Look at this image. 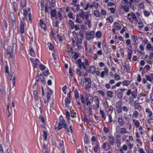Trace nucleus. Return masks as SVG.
<instances>
[{"instance_id":"cd10ccee","label":"nucleus","mask_w":153,"mask_h":153,"mask_svg":"<svg viewBox=\"0 0 153 153\" xmlns=\"http://www.w3.org/2000/svg\"><path fill=\"white\" fill-rule=\"evenodd\" d=\"M131 6H130V7H129V5L128 4V5H126L124 9H123V10H124V11L126 12H129V9L130 8H131Z\"/></svg>"},{"instance_id":"b1692460","label":"nucleus","mask_w":153,"mask_h":153,"mask_svg":"<svg viewBox=\"0 0 153 153\" xmlns=\"http://www.w3.org/2000/svg\"><path fill=\"white\" fill-rule=\"evenodd\" d=\"M7 54H10V53H12L13 49L11 46H9L7 47Z\"/></svg>"},{"instance_id":"e433bc0d","label":"nucleus","mask_w":153,"mask_h":153,"mask_svg":"<svg viewBox=\"0 0 153 153\" xmlns=\"http://www.w3.org/2000/svg\"><path fill=\"white\" fill-rule=\"evenodd\" d=\"M136 42H134V43H132L131 45V49L134 51H135L137 49V47L136 45Z\"/></svg>"},{"instance_id":"dca6fc26","label":"nucleus","mask_w":153,"mask_h":153,"mask_svg":"<svg viewBox=\"0 0 153 153\" xmlns=\"http://www.w3.org/2000/svg\"><path fill=\"white\" fill-rule=\"evenodd\" d=\"M24 25L22 22L20 25V31L21 33L22 34L24 33ZM22 36H23L22 35Z\"/></svg>"},{"instance_id":"7c9ffc66","label":"nucleus","mask_w":153,"mask_h":153,"mask_svg":"<svg viewBox=\"0 0 153 153\" xmlns=\"http://www.w3.org/2000/svg\"><path fill=\"white\" fill-rule=\"evenodd\" d=\"M120 133L122 134H124L126 133L127 132L126 129L124 128H120Z\"/></svg>"},{"instance_id":"ea45409f","label":"nucleus","mask_w":153,"mask_h":153,"mask_svg":"<svg viewBox=\"0 0 153 153\" xmlns=\"http://www.w3.org/2000/svg\"><path fill=\"white\" fill-rule=\"evenodd\" d=\"M82 39L81 38H77V41L76 42V44L77 46L78 47L79 44H80L82 43Z\"/></svg>"},{"instance_id":"1a4fd4ad","label":"nucleus","mask_w":153,"mask_h":153,"mask_svg":"<svg viewBox=\"0 0 153 153\" xmlns=\"http://www.w3.org/2000/svg\"><path fill=\"white\" fill-rule=\"evenodd\" d=\"M135 107V109H141L142 107L141 106L139 105V99H138L137 100H136L134 102V105Z\"/></svg>"},{"instance_id":"bb28decb","label":"nucleus","mask_w":153,"mask_h":153,"mask_svg":"<svg viewBox=\"0 0 153 153\" xmlns=\"http://www.w3.org/2000/svg\"><path fill=\"white\" fill-rule=\"evenodd\" d=\"M40 62V61L37 59H35L34 61L33 62V64L35 65V67H36L38 65V63Z\"/></svg>"},{"instance_id":"58836bf2","label":"nucleus","mask_w":153,"mask_h":153,"mask_svg":"<svg viewBox=\"0 0 153 153\" xmlns=\"http://www.w3.org/2000/svg\"><path fill=\"white\" fill-rule=\"evenodd\" d=\"M93 6L96 9H97L99 6V4L96 2H94L93 3Z\"/></svg>"},{"instance_id":"2eb2a0df","label":"nucleus","mask_w":153,"mask_h":153,"mask_svg":"<svg viewBox=\"0 0 153 153\" xmlns=\"http://www.w3.org/2000/svg\"><path fill=\"white\" fill-rule=\"evenodd\" d=\"M110 144L113 145L114 143V139L112 135H110L108 136Z\"/></svg>"},{"instance_id":"de8ad7c7","label":"nucleus","mask_w":153,"mask_h":153,"mask_svg":"<svg viewBox=\"0 0 153 153\" xmlns=\"http://www.w3.org/2000/svg\"><path fill=\"white\" fill-rule=\"evenodd\" d=\"M30 54L31 56L32 57H35V54L32 48L30 49Z\"/></svg>"},{"instance_id":"f704fd0d","label":"nucleus","mask_w":153,"mask_h":153,"mask_svg":"<svg viewBox=\"0 0 153 153\" xmlns=\"http://www.w3.org/2000/svg\"><path fill=\"white\" fill-rule=\"evenodd\" d=\"M96 36L98 38H100L102 36L101 33L100 31H97L96 33Z\"/></svg>"},{"instance_id":"79ce46f5","label":"nucleus","mask_w":153,"mask_h":153,"mask_svg":"<svg viewBox=\"0 0 153 153\" xmlns=\"http://www.w3.org/2000/svg\"><path fill=\"white\" fill-rule=\"evenodd\" d=\"M115 30H119L121 29V27L120 26L119 24H117V25H115Z\"/></svg>"},{"instance_id":"37998d69","label":"nucleus","mask_w":153,"mask_h":153,"mask_svg":"<svg viewBox=\"0 0 153 153\" xmlns=\"http://www.w3.org/2000/svg\"><path fill=\"white\" fill-rule=\"evenodd\" d=\"M66 117L67 119H70V113L67 110H66Z\"/></svg>"},{"instance_id":"4468645a","label":"nucleus","mask_w":153,"mask_h":153,"mask_svg":"<svg viewBox=\"0 0 153 153\" xmlns=\"http://www.w3.org/2000/svg\"><path fill=\"white\" fill-rule=\"evenodd\" d=\"M71 99L67 97H66L65 98V105L66 107L68 106L69 104L71 103Z\"/></svg>"},{"instance_id":"5701e85b","label":"nucleus","mask_w":153,"mask_h":153,"mask_svg":"<svg viewBox=\"0 0 153 153\" xmlns=\"http://www.w3.org/2000/svg\"><path fill=\"white\" fill-rule=\"evenodd\" d=\"M131 82V81L125 80L122 82V84L123 86H128Z\"/></svg>"},{"instance_id":"603ef678","label":"nucleus","mask_w":153,"mask_h":153,"mask_svg":"<svg viewBox=\"0 0 153 153\" xmlns=\"http://www.w3.org/2000/svg\"><path fill=\"white\" fill-rule=\"evenodd\" d=\"M91 104V102L90 101H88L86 102V105L88 106V108H92Z\"/></svg>"},{"instance_id":"bf43d9fd","label":"nucleus","mask_w":153,"mask_h":153,"mask_svg":"<svg viewBox=\"0 0 153 153\" xmlns=\"http://www.w3.org/2000/svg\"><path fill=\"white\" fill-rule=\"evenodd\" d=\"M1 41L2 47L3 48H4V40L3 39L1 38Z\"/></svg>"},{"instance_id":"13d9d810","label":"nucleus","mask_w":153,"mask_h":153,"mask_svg":"<svg viewBox=\"0 0 153 153\" xmlns=\"http://www.w3.org/2000/svg\"><path fill=\"white\" fill-rule=\"evenodd\" d=\"M9 66L7 65L5 67V72L7 74H9Z\"/></svg>"},{"instance_id":"f03ea898","label":"nucleus","mask_w":153,"mask_h":153,"mask_svg":"<svg viewBox=\"0 0 153 153\" xmlns=\"http://www.w3.org/2000/svg\"><path fill=\"white\" fill-rule=\"evenodd\" d=\"M86 38L88 40L94 38V32L87 31L85 33Z\"/></svg>"},{"instance_id":"5fc2aeb1","label":"nucleus","mask_w":153,"mask_h":153,"mask_svg":"<svg viewBox=\"0 0 153 153\" xmlns=\"http://www.w3.org/2000/svg\"><path fill=\"white\" fill-rule=\"evenodd\" d=\"M80 97L81 98V100L82 102L84 104L85 103V100L84 98L83 95L81 94L80 95Z\"/></svg>"},{"instance_id":"4d7b16f0","label":"nucleus","mask_w":153,"mask_h":153,"mask_svg":"<svg viewBox=\"0 0 153 153\" xmlns=\"http://www.w3.org/2000/svg\"><path fill=\"white\" fill-rule=\"evenodd\" d=\"M146 79L147 80H148L150 82H152V80H153L151 77L149 76V75H146Z\"/></svg>"},{"instance_id":"69168bd1","label":"nucleus","mask_w":153,"mask_h":153,"mask_svg":"<svg viewBox=\"0 0 153 153\" xmlns=\"http://www.w3.org/2000/svg\"><path fill=\"white\" fill-rule=\"evenodd\" d=\"M114 76L115 79L117 80H119L120 79V76L118 74H115L114 75Z\"/></svg>"},{"instance_id":"412c9836","label":"nucleus","mask_w":153,"mask_h":153,"mask_svg":"<svg viewBox=\"0 0 153 153\" xmlns=\"http://www.w3.org/2000/svg\"><path fill=\"white\" fill-rule=\"evenodd\" d=\"M123 93L122 92H119L117 94V98L121 100L123 97Z\"/></svg>"},{"instance_id":"6e6d98bb","label":"nucleus","mask_w":153,"mask_h":153,"mask_svg":"<svg viewBox=\"0 0 153 153\" xmlns=\"http://www.w3.org/2000/svg\"><path fill=\"white\" fill-rule=\"evenodd\" d=\"M43 133H44V140H47L46 139H47V136H48L47 133L45 131H44L43 132Z\"/></svg>"},{"instance_id":"f8f14e48","label":"nucleus","mask_w":153,"mask_h":153,"mask_svg":"<svg viewBox=\"0 0 153 153\" xmlns=\"http://www.w3.org/2000/svg\"><path fill=\"white\" fill-rule=\"evenodd\" d=\"M10 18L11 21L13 22V24H14V23H15V24H16L15 15L14 13L12 12L10 13Z\"/></svg>"},{"instance_id":"a211bd4d","label":"nucleus","mask_w":153,"mask_h":153,"mask_svg":"<svg viewBox=\"0 0 153 153\" xmlns=\"http://www.w3.org/2000/svg\"><path fill=\"white\" fill-rule=\"evenodd\" d=\"M39 78H40V80H41L42 83L43 84H44L45 83V78L43 74H40L39 75Z\"/></svg>"},{"instance_id":"ddd939ff","label":"nucleus","mask_w":153,"mask_h":153,"mask_svg":"<svg viewBox=\"0 0 153 153\" xmlns=\"http://www.w3.org/2000/svg\"><path fill=\"white\" fill-rule=\"evenodd\" d=\"M102 148L104 149L105 150L109 149H110L109 143H104L102 146Z\"/></svg>"},{"instance_id":"20e7f679","label":"nucleus","mask_w":153,"mask_h":153,"mask_svg":"<svg viewBox=\"0 0 153 153\" xmlns=\"http://www.w3.org/2000/svg\"><path fill=\"white\" fill-rule=\"evenodd\" d=\"M81 13L79 14V15L81 18L82 19H84L85 18L86 20H87L88 19L89 14L88 12H84L82 10Z\"/></svg>"},{"instance_id":"a18cd8bd","label":"nucleus","mask_w":153,"mask_h":153,"mask_svg":"<svg viewBox=\"0 0 153 153\" xmlns=\"http://www.w3.org/2000/svg\"><path fill=\"white\" fill-rule=\"evenodd\" d=\"M74 93L75 98L76 99H77L79 97L78 92L77 90L76 89L75 90Z\"/></svg>"},{"instance_id":"0e129e2a","label":"nucleus","mask_w":153,"mask_h":153,"mask_svg":"<svg viewBox=\"0 0 153 153\" xmlns=\"http://www.w3.org/2000/svg\"><path fill=\"white\" fill-rule=\"evenodd\" d=\"M98 92L99 93L101 94L103 97H104L105 95V93L102 90H99Z\"/></svg>"},{"instance_id":"a878e982","label":"nucleus","mask_w":153,"mask_h":153,"mask_svg":"<svg viewBox=\"0 0 153 153\" xmlns=\"http://www.w3.org/2000/svg\"><path fill=\"white\" fill-rule=\"evenodd\" d=\"M40 25L42 28H43L45 30V24L43 21L42 19L40 20Z\"/></svg>"},{"instance_id":"3c124183","label":"nucleus","mask_w":153,"mask_h":153,"mask_svg":"<svg viewBox=\"0 0 153 153\" xmlns=\"http://www.w3.org/2000/svg\"><path fill=\"white\" fill-rule=\"evenodd\" d=\"M82 120L84 122L87 123H89L90 121V120L87 117H84Z\"/></svg>"},{"instance_id":"338daca9","label":"nucleus","mask_w":153,"mask_h":153,"mask_svg":"<svg viewBox=\"0 0 153 153\" xmlns=\"http://www.w3.org/2000/svg\"><path fill=\"white\" fill-rule=\"evenodd\" d=\"M72 14H73V13L71 12H69L68 14V18L69 19H74V18H73V17L72 16Z\"/></svg>"},{"instance_id":"473e14b6","label":"nucleus","mask_w":153,"mask_h":153,"mask_svg":"<svg viewBox=\"0 0 153 153\" xmlns=\"http://www.w3.org/2000/svg\"><path fill=\"white\" fill-rule=\"evenodd\" d=\"M112 91H108L107 92V95L108 97L110 98H112L113 97Z\"/></svg>"},{"instance_id":"2f4dec72","label":"nucleus","mask_w":153,"mask_h":153,"mask_svg":"<svg viewBox=\"0 0 153 153\" xmlns=\"http://www.w3.org/2000/svg\"><path fill=\"white\" fill-rule=\"evenodd\" d=\"M146 112L149 114V117H151L152 115V111L150 110V109L148 108H147L146 110Z\"/></svg>"},{"instance_id":"09e8293b","label":"nucleus","mask_w":153,"mask_h":153,"mask_svg":"<svg viewBox=\"0 0 153 153\" xmlns=\"http://www.w3.org/2000/svg\"><path fill=\"white\" fill-rule=\"evenodd\" d=\"M106 20L107 21H109L110 23H112L113 21L112 17L110 16H109L108 18H107Z\"/></svg>"},{"instance_id":"4be33fe9","label":"nucleus","mask_w":153,"mask_h":153,"mask_svg":"<svg viewBox=\"0 0 153 153\" xmlns=\"http://www.w3.org/2000/svg\"><path fill=\"white\" fill-rule=\"evenodd\" d=\"M68 24L71 29H73V27L74 25V22L72 20L69 19L68 20Z\"/></svg>"},{"instance_id":"8fccbe9b","label":"nucleus","mask_w":153,"mask_h":153,"mask_svg":"<svg viewBox=\"0 0 153 153\" xmlns=\"http://www.w3.org/2000/svg\"><path fill=\"white\" fill-rule=\"evenodd\" d=\"M94 97L95 98L96 97L97 98L96 100L97 101L96 105H97V108H99V103H100L99 100L98 99V97L97 96H95Z\"/></svg>"},{"instance_id":"7ed1b4c3","label":"nucleus","mask_w":153,"mask_h":153,"mask_svg":"<svg viewBox=\"0 0 153 153\" xmlns=\"http://www.w3.org/2000/svg\"><path fill=\"white\" fill-rule=\"evenodd\" d=\"M85 82L86 83L85 85V87L86 90L91 88V80L90 78H87L85 77L84 78Z\"/></svg>"},{"instance_id":"c756f323","label":"nucleus","mask_w":153,"mask_h":153,"mask_svg":"<svg viewBox=\"0 0 153 153\" xmlns=\"http://www.w3.org/2000/svg\"><path fill=\"white\" fill-rule=\"evenodd\" d=\"M146 48L150 50L151 51H153V47L151 45V44L149 43L146 46Z\"/></svg>"},{"instance_id":"e2e57ef3","label":"nucleus","mask_w":153,"mask_h":153,"mask_svg":"<svg viewBox=\"0 0 153 153\" xmlns=\"http://www.w3.org/2000/svg\"><path fill=\"white\" fill-rule=\"evenodd\" d=\"M86 20L87 21V25H88V27L89 28H91V21L90 20H88V19Z\"/></svg>"},{"instance_id":"f3484780","label":"nucleus","mask_w":153,"mask_h":153,"mask_svg":"<svg viewBox=\"0 0 153 153\" xmlns=\"http://www.w3.org/2000/svg\"><path fill=\"white\" fill-rule=\"evenodd\" d=\"M137 93V88H136L134 90L131 91V95L134 98H136Z\"/></svg>"},{"instance_id":"c9c22d12","label":"nucleus","mask_w":153,"mask_h":153,"mask_svg":"<svg viewBox=\"0 0 153 153\" xmlns=\"http://www.w3.org/2000/svg\"><path fill=\"white\" fill-rule=\"evenodd\" d=\"M57 17L60 20H61L62 19V14L61 11H59L57 13Z\"/></svg>"},{"instance_id":"774afa93","label":"nucleus","mask_w":153,"mask_h":153,"mask_svg":"<svg viewBox=\"0 0 153 153\" xmlns=\"http://www.w3.org/2000/svg\"><path fill=\"white\" fill-rule=\"evenodd\" d=\"M139 8L141 9H143L144 8V5L143 3H141L139 5Z\"/></svg>"},{"instance_id":"72a5a7b5","label":"nucleus","mask_w":153,"mask_h":153,"mask_svg":"<svg viewBox=\"0 0 153 153\" xmlns=\"http://www.w3.org/2000/svg\"><path fill=\"white\" fill-rule=\"evenodd\" d=\"M94 15L96 17H99L100 16V13L99 11L98 10H95L94 11Z\"/></svg>"},{"instance_id":"9d476101","label":"nucleus","mask_w":153,"mask_h":153,"mask_svg":"<svg viewBox=\"0 0 153 153\" xmlns=\"http://www.w3.org/2000/svg\"><path fill=\"white\" fill-rule=\"evenodd\" d=\"M51 18L52 17H55L56 19L57 18V16L56 15V11L55 9H52L51 10Z\"/></svg>"},{"instance_id":"4c0bfd02","label":"nucleus","mask_w":153,"mask_h":153,"mask_svg":"<svg viewBox=\"0 0 153 153\" xmlns=\"http://www.w3.org/2000/svg\"><path fill=\"white\" fill-rule=\"evenodd\" d=\"M138 28L141 30L143 27L142 21H140L138 22Z\"/></svg>"},{"instance_id":"6ab92c4d","label":"nucleus","mask_w":153,"mask_h":153,"mask_svg":"<svg viewBox=\"0 0 153 153\" xmlns=\"http://www.w3.org/2000/svg\"><path fill=\"white\" fill-rule=\"evenodd\" d=\"M36 82H35V84L33 85V88H34L36 86V85L39 82V76L38 73L37 74L36 76Z\"/></svg>"},{"instance_id":"680f3d73","label":"nucleus","mask_w":153,"mask_h":153,"mask_svg":"<svg viewBox=\"0 0 153 153\" xmlns=\"http://www.w3.org/2000/svg\"><path fill=\"white\" fill-rule=\"evenodd\" d=\"M40 68L42 70H44L46 69V67L42 64H40Z\"/></svg>"},{"instance_id":"864d4df0","label":"nucleus","mask_w":153,"mask_h":153,"mask_svg":"<svg viewBox=\"0 0 153 153\" xmlns=\"http://www.w3.org/2000/svg\"><path fill=\"white\" fill-rule=\"evenodd\" d=\"M134 42H136V41L137 40V37L135 35H133L132 36Z\"/></svg>"},{"instance_id":"a19ab883","label":"nucleus","mask_w":153,"mask_h":153,"mask_svg":"<svg viewBox=\"0 0 153 153\" xmlns=\"http://www.w3.org/2000/svg\"><path fill=\"white\" fill-rule=\"evenodd\" d=\"M100 114H101L102 117L104 118V120H105L106 118V117L105 115L104 111L101 110H100Z\"/></svg>"},{"instance_id":"423d86ee","label":"nucleus","mask_w":153,"mask_h":153,"mask_svg":"<svg viewBox=\"0 0 153 153\" xmlns=\"http://www.w3.org/2000/svg\"><path fill=\"white\" fill-rule=\"evenodd\" d=\"M136 18V17L133 13H132L131 14L128 13V19L130 22L132 23H133V19H135Z\"/></svg>"},{"instance_id":"f257e3e1","label":"nucleus","mask_w":153,"mask_h":153,"mask_svg":"<svg viewBox=\"0 0 153 153\" xmlns=\"http://www.w3.org/2000/svg\"><path fill=\"white\" fill-rule=\"evenodd\" d=\"M55 129L56 130L57 128L58 131L63 128L65 129H67L68 132H69V130L68 128L67 124L62 115H61L59 117L58 125L56 123L55 124Z\"/></svg>"},{"instance_id":"39448f33","label":"nucleus","mask_w":153,"mask_h":153,"mask_svg":"<svg viewBox=\"0 0 153 153\" xmlns=\"http://www.w3.org/2000/svg\"><path fill=\"white\" fill-rule=\"evenodd\" d=\"M122 103L120 102H117L116 104L117 111L118 114H120L122 112Z\"/></svg>"},{"instance_id":"49530a36","label":"nucleus","mask_w":153,"mask_h":153,"mask_svg":"<svg viewBox=\"0 0 153 153\" xmlns=\"http://www.w3.org/2000/svg\"><path fill=\"white\" fill-rule=\"evenodd\" d=\"M121 141L120 139H117L116 142L117 146L118 148H119L120 146Z\"/></svg>"},{"instance_id":"393cba45","label":"nucleus","mask_w":153,"mask_h":153,"mask_svg":"<svg viewBox=\"0 0 153 153\" xmlns=\"http://www.w3.org/2000/svg\"><path fill=\"white\" fill-rule=\"evenodd\" d=\"M90 71L92 74H94L96 73V68L93 66H91L90 67Z\"/></svg>"},{"instance_id":"052dcab7","label":"nucleus","mask_w":153,"mask_h":153,"mask_svg":"<svg viewBox=\"0 0 153 153\" xmlns=\"http://www.w3.org/2000/svg\"><path fill=\"white\" fill-rule=\"evenodd\" d=\"M79 57V55L77 53L75 52L74 53V58L75 60Z\"/></svg>"},{"instance_id":"aec40b11","label":"nucleus","mask_w":153,"mask_h":153,"mask_svg":"<svg viewBox=\"0 0 153 153\" xmlns=\"http://www.w3.org/2000/svg\"><path fill=\"white\" fill-rule=\"evenodd\" d=\"M133 122L134 123L135 126H136V128L138 127L140 125V123L139 121L136 120L135 119H133L132 120Z\"/></svg>"},{"instance_id":"c85d7f7f","label":"nucleus","mask_w":153,"mask_h":153,"mask_svg":"<svg viewBox=\"0 0 153 153\" xmlns=\"http://www.w3.org/2000/svg\"><path fill=\"white\" fill-rule=\"evenodd\" d=\"M150 69V66L149 65H147L144 68L143 71L147 72Z\"/></svg>"},{"instance_id":"c03bdc74","label":"nucleus","mask_w":153,"mask_h":153,"mask_svg":"<svg viewBox=\"0 0 153 153\" xmlns=\"http://www.w3.org/2000/svg\"><path fill=\"white\" fill-rule=\"evenodd\" d=\"M138 114L139 113L138 111H136L134 112L133 116L134 117H135V118H137Z\"/></svg>"},{"instance_id":"0eeeda50","label":"nucleus","mask_w":153,"mask_h":153,"mask_svg":"<svg viewBox=\"0 0 153 153\" xmlns=\"http://www.w3.org/2000/svg\"><path fill=\"white\" fill-rule=\"evenodd\" d=\"M77 63L79 66V68L80 69L82 67L83 68L84 70L85 71L87 70V68L86 67L85 65V64L83 62H82L81 61V59H78L77 60Z\"/></svg>"},{"instance_id":"6e6552de","label":"nucleus","mask_w":153,"mask_h":153,"mask_svg":"<svg viewBox=\"0 0 153 153\" xmlns=\"http://www.w3.org/2000/svg\"><path fill=\"white\" fill-rule=\"evenodd\" d=\"M51 5L50 2L49 1H48L47 3L45 6V12H48L49 11V10H51Z\"/></svg>"},{"instance_id":"9b49d317","label":"nucleus","mask_w":153,"mask_h":153,"mask_svg":"<svg viewBox=\"0 0 153 153\" xmlns=\"http://www.w3.org/2000/svg\"><path fill=\"white\" fill-rule=\"evenodd\" d=\"M118 122L120 126L123 127L124 125L123 119L121 117H119L118 118Z\"/></svg>"}]
</instances>
